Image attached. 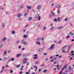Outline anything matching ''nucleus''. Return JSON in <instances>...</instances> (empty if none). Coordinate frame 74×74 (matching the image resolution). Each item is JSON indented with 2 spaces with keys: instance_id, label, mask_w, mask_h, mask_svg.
<instances>
[{
  "instance_id": "obj_3",
  "label": "nucleus",
  "mask_w": 74,
  "mask_h": 74,
  "mask_svg": "<svg viewBox=\"0 0 74 74\" xmlns=\"http://www.w3.org/2000/svg\"><path fill=\"white\" fill-rule=\"evenodd\" d=\"M41 8V5H38L36 8V9L38 10H40Z\"/></svg>"
},
{
  "instance_id": "obj_15",
  "label": "nucleus",
  "mask_w": 74,
  "mask_h": 74,
  "mask_svg": "<svg viewBox=\"0 0 74 74\" xmlns=\"http://www.w3.org/2000/svg\"><path fill=\"white\" fill-rule=\"evenodd\" d=\"M21 55V53L18 54L17 55H16V56L17 58H18L19 56H20Z\"/></svg>"
},
{
  "instance_id": "obj_20",
  "label": "nucleus",
  "mask_w": 74,
  "mask_h": 74,
  "mask_svg": "<svg viewBox=\"0 0 74 74\" xmlns=\"http://www.w3.org/2000/svg\"><path fill=\"white\" fill-rule=\"evenodd\" d=\"M40 40H41V38H38L36 40L38 41H40Z\"/></svg>"
},
{
  "instance_id": "obj_54",
  "label": "nucleus",
  "mask_w": 74,
  "mask_h": 74,
  "mask_svg": "<svg viewBox=\"0 0 74 74\" xmlns=\"http://www.w3.org/2000/svg\"><path fill=\"white\" fill-rule=\"evenodd\" d=\"M40 71H41V69H39V70H38V71H39V72H40Z\"/></svg>"
},
{
  "instance_id": "obj_45",
  "label": "nucleus",
  "mask_w": 74,
  "mask_h": 74,
  "mask_svg": "<svg viewBox=\"0 0 74 74\" xmlns=\"http://www.w3.org/2000/svg\"><path fill=\"white\" fill-rule=\"evenodd\" d=\"M27 15V13H26L24 14V16H26Z\"/></svg>"
},
{
  "instance_id": "obj_47",
  "label": "nucleus",
  "mask_w": 74,
  "mask_h": 74,
  "mask_svg": "<svg viewBox=\"0 0 74 74\" xmlns=\"http://www.w3.org/2000/svg\"><path fill=\"white\" fill-rule=\"evenodd\" d=\"M63 47H64V48H66L67 47V46L66 45L65 46Z\"/></svg>"
},
{
  "instance_id": "obj_11",
  "label": "nucleus",
  "mask_w": 74,
  "mask_h": 74,
  "mask_svg": "<svg viewBox=\"0 0 74 74\" xmlns=\"http://www.w3.org/2000/svg\"><path fill=\"white\" fill-rule=\"evenodd\" d=\"M69 35H71V36H73L74 35V34L72 33L71 32H69Z\"/></svg>"
},
{
  "instance_id": "obj_31",
  "label": "nucleus",
  "mask_w": 74,
  "mask_h": 74,
  "mask_svg": "<svg viewBox=\"0 0 74 74\" xmlns=\"http://www.w3.org/2000/svg\"><path fill=\"white\" fill-rule=\"evenodd\" d=\"M7 53V51H4V55H6V53Z\"/></svg>"
},
{
  "instance_id": "obj_26",
  "label": "nucleus",
  "mask_w": 74,
  "mask_h": 74,
  "mask_svg": "<svg viewBox=\"0 0 74 74\" xmlns=\"http://www.w3.org/2000/svg\"><path fill=\"white\" fill-rule=\"evenodd\" d=\"M23 37L24 38H27V36L26 35H24Z\"/></svg>"
},
{
  "instance_id": "obj_25",
  "label": "nucleus",
  "mask_w": 74,
  "mask_h": 74,
  "mask_svg": "<svg viewBox=\"0 0 74 74\" xmlns=\"http://www.w3.org/2000/svg\"><path fill=\"white\" fill-rule=\"evenodd\" d=\"M63 70L62 69L61 71H60L59 74H62V73H63Z\"/></svg>"
},
{
  "instance_id": "obj_48",
  "label": "nucleus",
  "mask_w": 74,
  "mask_h": 74,
  "mask_svg": "<svg viewBox=\"0 0 74 74\" xmlns=\"http://www.w3.org/2000/svg\"><path fill=\"white\" fill-rule=\"evenodd\" d=\"M13 73V71H10V73Z\"/></svg>"
},
{
  "instance_id": "obj_46",
  "label": "nucleus",
  "mask_w": 74,
  "mask_h": 74,
  "mask_svg": "<svg viewBox=\"0 0 74 74\" xmlns=\"http://www.w3.org/2000/svg\"><path fill=\"white\" fill-rule=\"evenodd\" d=\"M62 42V41H60L58 42V44H60Z\"/></svg>"
},
{
  "instance_id": "obj_10",
  "label": "nucleus",
  "mask_w": 74,
  "mask_h": 74,
  "mask_svg": "<svg viewBox=\"0 0 74 74\" xmlns=\"http://www.w3.org/2000/svg\"><path fill=\"white\" fill-rule=\"evenodd\" d=\"M32 19H33V18L32 17H30L28 19V21H31L32 20Z\"/></svg>"
},
{
  "instance_id": "obj_38",
  "label": "nucleus",
  "mask_w": 74,
  "mask_h": 74,
  "mask_svg": "<svg viewBox=\"0 0 74 74\" xmlns=\"http://www.w3.org/2000/svg\"><path fill=\"white\" fill-rule=\"evenodd\" d=\"M21 46L19 45L18 46V49H21Z\"/></svg>"
},
{
  "instance_id": "obj_40",
  "label": "nucleus",
  "mask_w": 74,
  "mask_h": 74,
  "mask_svg": "<svg viewBox=\"0 0 74 74\" xmlns=\"http://www.w3.org/2000/svg\"><path fill=\"white\" fill-rule=\"evenodd\" d=\"M22 63L23 64H25V63H26V61H25V62H23Z\"/></svg>"
},
{
  "instance_id": "obj_33",
  "label": "nucleus",
  "mask_w": 74,
  "mask_h": 74,
  "mask_svg": "<svg viewBox=\"0 0 74 74\" xmlns=\"http://www.w3.org/2000/svg\"><path fill=\"white\" fill-rule=\"evenodd\" d=\"M49 17L50 18H52V14H50L49 15Z\"/></svg>"
},
{
  "instance_id": "obj_27",
  "label": "nucleus",
  "mask_w": 74,
  "mask_h": 74,
  "mask_svg": "<svg viewBox=\"0 0 74 74\" xmlns=\"http://www.w3.org/2000/svg\"><path fill=\"white\" fill-rule=\"evenodd\" d=\"M60 18L58 17V18L57 22H60Z\"/></svg>"
},
{
  "instance_id": "obj_53",
  "label": "nucleus",
  "mask_w": 74,
  "mask_h": 74,
  "mask_svg": "<svg viewBox=\"0 0 74 74\" xmlns=\"http://www.w3.org/2000/svg\"><path fill=\"white\" fill-rule=\"evenodd\" d=\"M64 47H63L62 48V50H64Z\"/></svg>"
},
{
  "instance_id": "obj_59",
  "label": "nucleus",
  "mask_w": 74,
  "mask_h": 74,
  "mask_svg": "<svg viewBox=\"0 0 74 74\" xmlns=\"http://www.w3.org/2000/svg\"><path fill=\"white\" fill-rule=\"evenodd\" d=\"M26 74H29V72H26Z\"/></svg>"
},
{
  "instance_id": "obj_16",
  "label": "nucleus",
  "mask_w": 74,
  "mask_h": 74,
  "mask_svg": "<svg viewBox=\"0 0 74 74\" xmlns=\"http://www.w3.org/2000/svg\"><path fill=\"white\" fill-rule=\"evenodd\" d=\"M24 8V6L23 5H21L19 7L20 8Z\"/></svg>"
},
{
  "instance_id": "obj_22",
  "label": "nucleus",
  "mask_w": 74,
  "mask_h": 74,
  "mask_svg": "<svg viewBox=\"0 0 74 74\" xmlns=\"http://www.w3.org/2000/svg\"><path fill=\"white\" fill-rule=\"evenodd\" d=\"M20 66H21V65L20 64H18L16 66V67H17V68H19Z\"/></svg>"
},
{
  "instance_id": "obj_50",
  "label": "nucleus",
  "mask_w": 74,
  "mask_h": 74,
  "mask_svg": "<svg viewBox=\"0 0 74 74\" xmlns=\"http://www.w3.org/2000/svg\"><path fill=\"white\" fill-rule=\"evenodd\" d=\"M3 46V45L1 44L0 45V47L1 48V47H2Z\"/></svg>"
},
{
  "instance_id": "obj_5",
  "label": "nucleus",
  "mask_w": 74,
  "mask_h": 74,
  "mask_svg": "<svg viewBox=\"0 0 74 74\" xmlns=\"http://www.w3.org/2000/svg\"><path fill=\"white\" fill-rule=\"evenodd\" d=\"M54 46H55V44H53L51 46L49 49L51 50V49H54Z\"/></svg>"
},
{
  "instance_id": "obj_8",
  "label": "nucleus",
  "mask_w": 74,
  "mask_h": 74,
  "mask_svg": "<svg viewBox=\"0 0 74 74\" xmlns=\"http://www.w3.org/2000/svg\"><path fill=\"white\" fill-rule=\"evenodd\" d=\"M56 8H60V5L59 4H58L56 5Z\"/></svg>"
},
{
  "instance_id": "obj_21",
  "label": "nucleus",
  "mask_w": 74,
  "mask_h": 74,
  "mask_svg": "<svg viewBox=\"0 0 74 74\" xmlns=\"http://www.w3.org/2000/svg\"><path fill=\"white\" fill-rule=\"evenodd\" d=\"M67 68V66L66 65H65V66H64V67H63L62 69L63 70H64V69H66Z\"/></svg>"
},
{
  "instance_id": "obj_6",
  "label": "nucleus",
  "mask_w": 74,
  "mask_h": 74,
  "mask_svg": "<svg viewBox=\"0 0 74 74\" xmlns=\"http://www.w3.org/2000/svg\"><path fill=\"white\" fill-rule=\"evenodd\" d=\"M22 16V14L20 13L18 14L17 15V17L19 18L21 16Z\"/></svg>"
},
{
  "instance_id": "obj_58",
  "label": "nucleus",
  "mask_w": 74,
  "mask_h": 74,
  "mask_svg": "<svg viewBox=\"0 0 74 74\" xmlns=\"http://www.w3.org/2000/svg\"><path fill=\"white\" fill-rule=\"evenodd\" d=\"M20 74H22V71H21L20 72Z\"/></svg>"
},
{
  "instance_id": "obj_24",
  "label": "nucleus",
  "mask_w": 74,
  "mask_h": 74,
  "mask_svg": "<svg viewBox=\"0 0 74 74\" xmlns=\"http://www.w3.org/2000/svg\"><path fill=\"white\" fill-rule=\"evenodd\" d=\"M46 29L47 27H46V26H45L43 28V30H46Z\"/></svg>"
},
{
  "instance_id": "obj_12",
  "label": "nucleus",
  "mask_w": 74,
  "mask_h": 74,
  "mask_svg": "<svg viewBox=\"0 0 74 74\" xmlns=\"http://www.w3.org/2000/svg\"><path fill=\"white\" fill-rule=\"evenodd\" d=\"M53 28H54V26H52L51 27L50 29V31H51V30H53Z\"/></svg>"
},
{
  "instance_id": "obj_14",
  "label": "nucleus",
  "mask_w": 74,
  "mask_h": 74,
  "mask_svg": "<svg viewBox=\"0 0 74 74\" xmlns=\"http://www.w3.org/2000/svg\"><path fill=\"white\" fill-rule=\"evenodd\" d=\"M6 38H3L2 40V41H5L6 40Z\"/></svg>"
},
{
  "instance_id": "obj_4",
  "label": "nucleus",
  "mask_w": 74,
  "mask_h": 74,
  "mask_svg": "<svg viewBox=\"0 0 74 74\" xmlns=\"http://www.w3.org/2000/svg\"><path fill=\"white\" fill-rule=\"evenodd\" d=\"M37 56H38V55L37 54L34 55L33 59H37Z\"/></svg>"
},
{
  "instance_id": "obj_30",
  "label": "nucleus",
  "mask_w": 74,
  "mask_h": 74,
  "mask_svg": "<svg viewBox=\"0 0 74 74\" xmlns=\"http://www.w3.org/2000/svg\"><path fill=\"white\" fill-rule=\"evenodd\" d=\"M27 9H31V7L30 6H28L27 7Z\"/></svg>"
},
{
  "instance_id": "obj_34",
  "label": "nucleus",
  "mask_w": 74,
  "mask_h": 74,
  "mask_svg": "<svg viewBox=\"0 0 74 74\" xmlns=\"http://www.w3.org/2000/svg\"><path fill=\"white\" fill-rule=\"evenodd\" d=\"M52 16H55V13L53 12L52 13Z\"/></svg>"
},
{
  "instance_id": "obj_62",
  "label": "nucleus",
  "mask_w": 74,
  "mask_h": 74,
  "mask_svg": "<svg viewBox=\"0 0 74 74\" xmlns=\"http://www.w3.org/2000/svg\"><path fill=\"white\" fill-rule=\"evenodd\" d=\"M71 53H73V52H74V51H71Z\"/></svg>"
},
{
  "instance_id": "obj_64",
  "label": "nucleus",
  "mask_w": 74,
  "mask_h": 74,
  "mask_svg": "<svg viewBox=\"0 0 74 74\" xmlns=\"http://www.w3.org/2000/svg\"><path fill=\"white\" fill-rule=\"evenodd\" d=\"M73 41H74V39H72V40H71V41H72V42H73Z\"/></svg>"
},
{
  "instance_id": "obj_32",
  "label": "nucleus",
  "mask_w": 74,
  "mask_h": 74,
  "mask_svg": "<svg viewBox=\"0 0 74 74\" xmlns=\"http://www.w3.org/2000/svg\"><path fill=\"white\" fill-rule=\"evenodd\" d=\"M48 55V54L47 53H44L43 54V55L44 56H46V55Z\"/></svg>"
},
{
  "instance_id": "obj_56",
  "label": "nucleus",
  "mask_w": 74,
  "mask_h": 74,
  "mask_svg": "<svg viewBox=\"0 0 74 74\" xmlns=\"http://www.w3.org/2000/svg\"><path fill=\"white\" fill-rule=\"evenodd\" d=\"M67 18H66L65 19V21H67Z\"/></svg>"
},
{
  "instance_id": "obj_41",
  "label": "nucleus",
  "mask_w": 74,
  "mask_h": 74,
  "mask_svg": "<svg viewBox=\"0 0 74 74\" xmlns=\"http://www.w3.org/2000/svg\"><path fill=\"white\" fill-rule=\"evenodd\" d=\"M54 60H56V59H57V58L56 57L54 58H53Z\"/></svg>"
},
{
  "instance_id": "obj_39",
  "label": "nucleus",
  "mask_w": 74,
  "mask_h": 74,
  "mask_svg": "<svg viewBox=\"0 0 74 74\" xmlns=\"http://www.w3.org/2000/svg\"><path fill=\"white\" fill-rule=\"evenodd\" d=\"M14 58H12L11 59V60L10 61H14Z\"/></svg>"
},
{
  "instance_id": "obj_36",
  "label": "nucleus",
  "mask_w": 74,
  "mask_h": 74,
  "mask_svg": "<svg viewBox=\"0 0 74 74\" xmlns=\"http://www.w3.org/2000/svg\"><path fill=\"white\" fill-rule=\"evenodd\" d=\"M24 60L25 61L27 60V59L26 58H24Z\"/></svg>"
},
{
  "instance_id": "obj_42",
  "label": "nucleus",
  "mask_w": 74,
  "mask_h": 74,
  "mask_svg": "<svg viewBox=\"0 0 74 74\" xmlns=\"http://www.w3.org/2000/svg\"><path fill=\"white\" fill-rule=\"evenodd\" d=\"M16 42L18 44V43H19V42H20V40H18V41H17Z\"/></svg>"
},
{
  "instance_id": "obj_60",
  "label": "nucleus",
  "mask_w": 74,
  "mask_h": 74,
  "mask_svg": "<svg viewBox=\"0 0 74 74\" xmlns=\"http://www.w3.org/2000/svg\"><path fill=\"white\" fill-rule=\"evenodd\" d=\"M26 64L27 66L29 65V63H27Z\"/></svg>"
},
{
  "instance_id": "obj_43",
  "label": "nucleus",
  "mask_w": 74,
  "mask_h": 74,
  "mask_svg": "<svg viewBox=\"0 0 74 74\" xmlns=\"http://www.w3.org/2000/svg\"><path fill=\"white\" fill-rule=\"evenodd\" d=\"M41 26V25L40 24H39L38 25V27H40Z\"/></svg>"
},
{
  "instance_id": "obj_52",
  "label": "nucleus",
  "mask_w": 74,
  "mask_h": 74,
  "mask_svg": "<svg viewBox=\"0 0 74 74\" xmlns=\"http://www.w3.org/2000/svg\"><path fill=\"white\" fill-rule=\"evenodd\" d=\"M50 26H53V24H50Z\"/></svg>"
},
{
  "instance_id": "obj_55",
  "label": "nucleus",
  "mask_w": 74,
  "mask_h": 74,
  "mask_svg": "<svg viewBox=\"0 0 74 74\" xmlns=\"http://www.w3.org/2000/svg\"><path fill=\"white\" fill-rule=\"evenodd\" d=\"M52 58H53V56L50 57V59H52Z\"/></svg>"
},
{
  "instance_id": "obj_28",
  "label": "nucleus",
  "mask_w": 74,
  "mask_h": 74,
  "mask_svg": "<svg viewBox=\"0 0 74 74\" xmlns=\"http://www.w3.org/2000/svg\"><path fill=\"white\" fill-rule=\"evenodd\" d=\"M47 70H44V71H43V72L44 73H46V72H47Z\"/></svg>"
},
{
  "instance_id": "obj_37",
  "label": "nucleus",
  "mask_w": 74,
  "mask_h": 74,
  "mask_svg": "<svg viewBox=\"0 0 74 74\" xmlns=\"http://www.w3.org/2000/svg\"><path fill=\"white\" fill-rule=\"evenodd\" d=\"M54 21H55V22H58V21L57 20V19H54Z\"/></svg>"
},
{
  "instance_id": "obj_57",
  "label": "nucleus",
  "mask_w": 74,
  "mask_h": 74,
  "mask_svg": "<svg viewBox=\"0 0 74 74\" xmlns=\"http://www.w3.org/2000/svg\"><path fill=\"white\" fill-rule=\"evenodd\" d=\"M29 26V24H27L25 26V27H27V26Z\"/></svg>"
},
{
  "instance_id": "obj_1",
  "label": "nucleus",
  "mask_w": 74,
  "mask_h": 74,
  "mask_svg": "<svg viewBox=\"0 0 74 74\" xmlns=\"http://www.w3.org/2000/svg\"><path fill=\"white\" fill-rule=\"evenodd\" d=\"M21 42L22 44H23V45H26L27 44V42L25 41V40L24 39L22 40H21Z\"/></svg>"
},
{
  "instance_id": "obj_18",
  "label": "nucleus",
  "mask_w": 74,
  "mask_h": 74,
  "mask_svg": "<svg viewBox=\"0 0 74 74\" xmlns=\"http://www.w3.org/2000/svg\"><path fill=\"white\" fill-rule=\"evenodd\" d=\"M42 50H43L42 48H40L38 50V51H39V52H41V51H42Z\"/></svg>"
},
{
  "instance_id": "obj_29",
  "label": "nucleus",
  "mask_w": 74,
  "mask_h": 74,
  "mask_svg": "<svg viewBox=\"0 0 74 74\" xmlns=\"http://www.w3.org/2000/svg\"><path fill=\"white\" fill-rule=\"evenodd\" d=\"M57 12L58 14H59L60 13V11H59V10H57Z\"/></svg>"
},
{
  "instance_id": "obj_19",
  "label": "nucleus",
  "mask_w": 74,
  "mask_h": 74,
  "mask_svg": "<svg viewBox=\"0 0 74 74\" xmlns=\"http://www.w3.org/2000/svg\"><path fill=\"white\" fill-rule=\"evenodd\" d=\"M12 34H15V31H13L12 32Z\"/></svg>"
},
{
  "instance_id": "obj_49",
  "label": "nucleus",
  "mask_w": 74,
  "mask_h": 74,
  "mask_svg": "<svg viewBox=\"0 0 74 74\" xmlns=\"http://www.w3.org/2000/svg\"><path fill=\"white\" fill-rule=\"evenodd\" d=\"M51 5L52 6H53V5H54V4L53 3L51 4Z\"/></svg>"
},
{
  "instance_id": "obj_7",
  "label": "nucleus",
  "mask_w": 74,
  "mask_h": 74,
  "mask_svg": "<svg viewBox=\"0 0 74 74\" xmlns=\"http://www.w3.org/2000/svg\"><path fill=\"white\" fill-rule=\"evenodd\" d=\"M29 56V54L28 53H26L25 54H23L22 55V56L23 58L27 57V56Z\"/></svg>"
},
{
  "instance_id": "obj_35",
  "label": "nucleus",
  "mask_w": 74,
  "mask_h": 74,
  "mask_svg": "<svg viewBox=\"0 0 74 74\" xmlns=\"http://www.w3.org/2000/svg\"><path fill=\"white\" fill-rule=\"evenodd\" d=\"M69 70H71V66H69Z\"/></svg>"
},
{
  "instance_id": "obj_2",
  "label": "nucleus",
  "mask_w": 74,
  "mask_h": 74,
  "mask_svg": "<svg viewBox=\"0 0 74 74\" xmlns=\"http://www.w3.org/2000/svg\"><path fill=\"white\" fill-rule=\"evenodd\" d=\"M35 18H38V20L39 21L40 20V18H41V16H40V14H37L35 16Z\"/></svg>"
},
{
  "instance_id": "obj_44",
  "label": "nucleus",
  "mask_w": 74,
  "mask_h": 74,
  "mask_svg": "<svg viewBox=\"0 0 74 74\" xmlns=\"http://www.w3.org/2000/svg\"><path fill=\"white\" fill-rule=\"evenodd\" d=\"M4 67H5V66H3L1 68V69H4Z\"/></svg>"
},
{
  "instance_id": "obj_61",
  "label": "nucleus",
  "mask_w": 74,
  "mask_h": 74,
  "mask_svg": "<svg viewBox=\"0 0 74 74\" xmlns=\"http://www.w3.org/2000/svg\"><path fill=\"white\" fill-rule=\"evenodd\" d=\"M48 60V58H46V59H45V60Z\"/></svg>"
},
{
  "instance_id": "obj_17",
  "label": "nucleus",
  "mask_w": 74,
  "mask_h": 74,
  "mask_svg": "<svg viewBox=\"0 0 74 74\" xmlns=\"http://www.w3.org/2000/svg\"><path fill=\"white\" fill-rule=\"evenodd\" d=\"M36 44H38L39 45H41V43H40V42L38 41L36 43Z\"/></svg>"
},
{
  "instance_id": "obj_23",
  "label": "nucleus",
  "mask_w": 74,
  "mask_h": 74,
  "mask_svg": "<svg viewBox=\"0 0 74 74\" xmlns=\"http://www.w3.org/2000/svg\"><path fill=\"white\" fill-rule=\"evenodd\" d=\"M39 64V62L38 61H36L35 62V64Z\"/></svg>"
},
{
  "instance_id": "obj_13",
  "label": "nucleus",
  "mask_w": 74,
  "mask_h": 74,
  "mask_svg": "<svg viewBox=\"0 0 74 74\" xmlns=\"http://www.w3.org/2000/svg\"><path fill=\"white\" fill-rule=\"evenodd\" d=\"M62 28H63V26H61L60 27H57V29H59V30H60V29H62Z\"/></svg>"
},
{
  "instance_id": "obj_51",
  "label": "nucleus",
  "mask_w": 74,
  "mask_h": 74,
  "mask_svg": "<svg viewBox=\"0 0 74 74\" xmlns=\"http://www.w3.org/2000/svg\"><path fill=\"white\" fill-rule=\"evenodd\" d=\"M3 70H1L0 72V73H3Z\"/></svg>"
},
{
  "instance_id": "obj_9",
  "label": "nucleus",
  "mask_w": 74,
  "mask_h": 74,
  "mask_svg": "<svg viewBox=\"0 0 74 74\" xmlns=\"http://www.w3.org/2000/svg\"><path fill=\"white\" fill-rule=\"evenodd\" d=\"M1 27L4 28L5 27V24L4 23H3L1 24Z\"/></svg>"
},
{
  "instance_id": "obj_63",
  "label": "nucleus",
  "mask_w": 74,
  "mask_h": 74,
  "mask_svg": "<svg viewBox=\"0 0 74 74\" xmlns=\"http://www.w3.org/2000/svg\"><path fill=\"white\" fill-rule=\"evenodd\" d=\"M59 58H62V56H60L59 57Z\"/></svg>"
}]
</instances>
